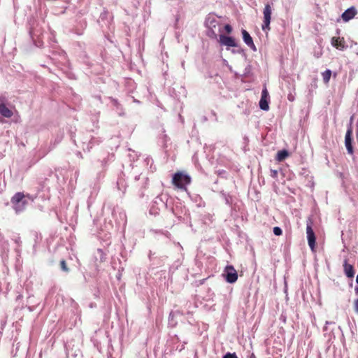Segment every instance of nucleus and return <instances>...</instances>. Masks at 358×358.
<instances>
[{"label":"nucleus","instance_id":"obj_12","mask_svg":"<svg viewBox=\"0 0 358 358\" xmlns=\"http://www.w3.org/2000/svg\"><path fill=\"white\" fill-rule=\"evenodd\" d=\"M0 114L6 118H10L13 114V111L7 108L5 103L2 101H0Z\"/></svg>","mask_w":358,"mask_h":358},{"label":"nucleus","instance_id":"obj_8","mask_svg":"<svg viewBox=\"0 0 358 358\" xmlns=\"http://www.w3.org/2000/svg\"><path fill=\"white\" fill-rule=\"evenodd\" d=\"M220 43L227 47H237L238 45L235 39L232 37L226 36L224 34L220 35Z\"/></svg>","mask_w":358,"mask_h":358},{"label":"nucleus","instance_id":"obj_25","mask_svg":"<svg viewBox=\"0 0 358 358\" xmlns=\"http://www.w3.org/2000/svg\"><path fill=\"white\" fill-rule=\"evenodd\" d=\"M356 282H357V283L358 284V275H357V277H356Z\"/></svg>","mask_w":358,"mask_h":358},{"label":"nucleus","instance_id":"obj_20","mask_svg":"<svg viewBox=\"0 0 358 358\" xmlns=\"http://www.w3.org/2000/svg\"><path fill=\"white\" fill-rule=\"evenodd\" d=\"M271 176L276 178L278 177V171H275V169L271 170Z\"/></svg>","mask_w":358,"mask_h":358},{"label":"nucleus","instance_id":"obj_26","mask_svg":"<svg viewBox=\"0 0 358 358\" xmlns=\"http://www.w3.org/2000/svg\"><path fill=\"white\" fill-rule=\"evenodd\" d=\"M357 137H358V133H357Z\"/></svg>","mask_w":358,"mask_h":358},{"label":"nucleus","instance_id":"obj_7","mask_svg":"<svg viewBox=\"0 0 358 358\" xmlns=\"http://www.w3.org/2000/svg\"><path fill=\"white\" fill-rule=\"evenodd\" d=\"M352 128H349L347 130L345 136V145L348 152L350 155L353 153V146H352Z\"/></svg>","mask_w":358,"mask_h":358},{"label":"nucleus","instance_id":"obj_17","mask_svg":"<svg viewBox=\"0 0 358 358\" xmlns=\"http://www.w3.org/2000/svg\"><path fill=\"white\" fill-rule=\"evenodd\" d=\"M222 358H238V357L237 356V355L235 352H234V353L227 352L225 354V355L223 356Z\"/></svg>","mask_w":358,"mask_h":358},{"label":"nucleus","instance_id":"obj_19","mask_svg":"<svg viewBox=\"0 0 358 358\" xmlns=\"http://www.w3.org/2000/svg\"><path fill=\"white\" fill-rule=\"evenodd\" d=\"M208 23L210 24V27H215L216 20L215 19L208 20Z\"/></svg>","mask_w":358,"mask_h":358},{"label":"nucleus","instance_id":"obj_6","mask_svg":"<svg viewBox=\"0 0 358 358\" xmlns=\"http://www.w3.org/2000/svg\"><path fill=\"white\" fill-rule=\"evenodd\" d=\"M269 94L266 87L263 88L262 97L259 101V107L263 110H268L269 109L268 100Z\"/></svg>","mask_w":358,"mask_h":358},{"label":"nucleus","instance_id":"obj_15","mask_svg":"<svg viewBox=\"0 0 358 358\" xmlns=\"http://www.w3.org/2000/svg\"><path fill=\"white\" fill-rule=\"evenodd\" d=\"M323 81L324 83L328 84L331 76V71L329 69L326 70L325 71L322 73Z\"/></svg>","mask_w":358,"mask_h":358},{"label":"nucleus","instance_id":"obj_23","mask_svg":"<svg viewBox=\"0 0 358 358\" xmlns=\"http://www.w3.org/2000/svg\"><path fill=\"white\" fill-rule=\"evenodd\" d=\"M355 310L358 312V299L355 302Z\"/></svg>","mask_w":358,"mask_h":358},{"label":"nucleus","instance_id":"obj_10","mask_svg":"<svg viewBox=\"0 0 358 358\" xmlns=\"http://www.w3.org/2000/svg\"><path fill=\"white\" fill-rule=\"evenodd\" d=\"M343 271L345 274L349 278H353L355 276V268L352 264L348 262V259H345L343 262Z\"/></svg>","mask_w":358,"mask_h":358},{"label":"nucleus","instance_id":"obj_11","mask_svg":"<svg viewBox=\"0 0 358 358\" xmlns=\"http://www.w3.org/2000/svg\"><path fill=\"white\" fill-rule=\"evenodd\" d=\"M357 14V10L354 6L348 8L343 14L341 15V17L344 21H348L352 19L355 15Z\"/></svg>","mask_w":358,"mask_h":358},{"label":"nucleus","instance_id":"obj_9","mask_svg":"<svg viewBox=\"0 0 358 358\" xmlns=\"http://www.w3.org/2000/svg\"><path fill=\"white\" fill-rule=\"evenodd\" d=\"M242 35L243 41L249 46L253 51H256V46L253 43L252 38L248 31L245 29L242 30Z\"/></svg>","mask_w":358,"mask_h":358},{"label":"nucleus","instance_id":"obj_18","mask_svg":"<svg viewBox=\"0 0 358 358\" xmlns=\"http://www.w3.org/2000/svg\"><path fill=\"white\" fill-rule=\"evenodd\" d=\"M273 232L275 235L277 236H280L282 234V231L280 228L278 227H275L274 229H273Z\"/></svg>","mask_w":358,"mask_h":358},{"label":"nucleus","instance_id":"obj_14","mask_svg":"<svg viewBox=\"0 0 358 358\" xmlns=\"http://www.w3.org/2000/svg\"><path fill=\"white\" fill-rule=\"evenodd\" d=\"M331 44L334 47H336V48H339L340 50H342V48H344V42L343 39H340V38H332Z\"/></svg>","mask_w":358,"mask_h":358},{"label":"nucleus","instance_id":"obj_5","mask_svg":"<svg viewBox=\"0 0 358 358\" xmlns=\"http://www.w3.org/2000/svg\"><path fill=\"white\" fill-rule=\"evenodd\" d=\"M312 223L311 220L307 222L306 234L308 245L314 251L315 248V234L312 228Z\"/></svg>","mask_w":358,"mask_h":358},{"label":"nucleus","instance_id":"obj_4","mask_svg":"<svg viewBox=\"0 0 358 358\" xmlns=\"http://www.w3.org/2000/svg\"><path fill=\"white\" fill-rule=\"evenodd\" d=\"M225 280L228 283H234L237 281L238 278L236 270L232 266H227L225 267V273L224 274Z\"/></svg>","mask_w":358,"mask_h":358},{"label":"nucleus","instance_id":"obj_2","mask_svg":"<svg viewBox=\"0 0 358 358\" xmlns=\"http://www.w3.org/2000/svg\"><path fill=\"white\" fill-rule=\"evenodd\" d=\"M24 196L22 192H17L12 196L10 201L16 212H20L27 204V201L24 200Z\"/></svg>","mask_w":358,"mask_h":358},{"label":"nucleus","instance_id":"obj_13","mask_svg":"<svg viewBox=\"0 0 358 358\" xmlns=\"http://www.w3.org/2000/svg\"><path fill=\"white\" fill-rule=\"evenodd\" d=\"M289 155V152L286 150H279L277 152V157H275V160L278 162H282L285 160L287 157Z\"/></svg>","mask_w":358,"mask_h":358},{"label":"nucleus","instance_id":"obj_22","mask_svg":"<svg viewBox=\"0 0 358 358\" xmlns=\"http://www.w3.org/2000/svg\"><path fill=\"white\" fill-rule=\"evenodd\" d=\"M322 52L321 50H320L319 52L315 53V57L317 58H319L322 56Z\"/></svg>","mask_w":358,"mask_h":358},{"label":"nucleus","instance_id":"obj_21","mask_svg":"<svg viewBox=\"0 0 358 358\" xmlns=\"http://www.w3.org/2000/svg\"><path fill=\"white\" fill-rule=\"evenodd\" d=\"M225 31L228 34L232 31V27L229 24H226L224 27Z\"/></svg>","mask_w":358,"mask_h":358},{"label":"nucleus","instance_id":"obj_16","mask_svg":"<svg viewBox=\"0 0 358 358\" xmlns=\"http://www.w3.org/2000/svg\"><path fill=\"white\" fill-rule=\"evenodd\" d=\"M61 269L64 272H69V268L67 266L66 262L64 259H62L59 262Z\"/></svg>","mask_w":358,"mask_h":358},{"label":"nucleus","instance_id":"obj_1","mask_svg":"<svg viewBox=\"0 0 358 358\" xmlns=\"http://www.w3.org/2000/svg\"><path fill=\"white\" fill-rule=\"evenodd\" d=\"M190 182V176L182 172V171H178L175 173L172 178V183L175 187L182 190H187V186Z\"/></svg>","mask_w":358,"mask_h":358},{"label":"nucleus","instance_id":"obj_24","mask_svg":"<svg viewBox=\"0 0 358 358\" xmlns=\"http://www.w3.org/2000/svg\"><path fill=\"white\" fill-rule=\"evenodd\" d=\"M210 37H213V38H217V34H216V33L214 31H212V34L210 35Z\"/></svg>","mask_w":358,"mask_h":358},{"label":"nucleus","instance_id":"obj_3","mask_svg":"<svg viewBox=\"0 0 358 358\" xmlns=\"http://www.w3.org/2000/svg\"><path fill=\"white\" fill-rule=\"evenodd\" d=\"M272 7L269 3H266L263 8V30H270V23L271 20Z\"/></svg>","mask_w":358,"mask_h":358}]
</instances>
